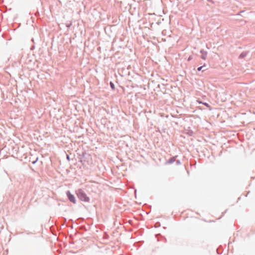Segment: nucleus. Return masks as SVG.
<instances>
[{
	"instance_id": "obj_15",
	"label": "nucleus",
	"mask_w": 255,
	"mask_h": 255,
	"mask_svg": "<svg viewBox=\"0 0 255 255\" xmlns=\"http://www.w3.org/2000/svg\"><path fill=\"white\" fill-rule=\"evenodd\" d=\"M34 48V46H32L30 48L31 50H33Z\"/></svg>"
},
{
	"instance_id": "obj_1",
	"label": "nucleus",
	"mask_w": 255,
	"mask_h": 255,
	"mask_svg": "<svg viewBox=\"0 0 255 255\" xmlns=\"http://www.w3.org/2000/svg\"><path fill=\"white\" fill-rule=\"evenodd\" d=\"M76 194L79 200L83 202H89V198L87 196L85 192L81 189H78L76 191Z\"/></svg>"
},
{
	"instance_id": "obj_10",
	"label": "nucleus",
	"mask_w": 255,
	"mask_h": 255,
	"mask_svg": "<svg viewBox=\"0 0 255 255\" xmlns=\"http://www.w3.org/2000/svg\"><path fill=\"white\" fill-rule=\"evenodd\" d=\"M175 161L176 162V165H180V164H181V162H180V161L179 160H175Z\"/></svg>"
},
{
	"instance_id": "obj_3",
	"label": "nucleus",
	"mask_w": 255,
	"mask_h": 255,
	"mask_svg": "<svg viewBox=\"0 0 255 255\" xmlns=\"http://www.w3.org/2000/svg\"><path fill=\"white\" fill-rule=\"evenodd\" d=\"M200 53L202 54L201 58L203 60H205L207 57V52L206 51H204L203 49H201L200 50Z\"/></svg>"
},
{
	"instance_id": "obj_7",
	"label": "nucleus",
	"mask_w": 255,
	"mask_h": 255,
	"mask_svg": "<svg viewBox=\"0 0 255 255\" xmlns=\"http://www.w3.org/2000/svg\"><path fill=\"white\" fill-rule=\"evenodd\" d=\"M110 87H111V89L112 90H115V85H114V84L112 82H110Z\"/></svg>"
},
{
	"instance_id": "obj_2",
	"label": "nucleus",
	"mask_w": 255,
	"mask_h": 255,
	"mask_svg": "<svg viewBox=\"0 0 255 255\" xmlns=\"http://www.w3.org/2000/svg\"><path fill=\"white\" fill-rule=\"evenodd\" d=\"M66 194L68 200L74 204L76 203V199L75 196L73 194H72L70 191H67Z\"/></svg>"
},
{
	"instance_id": "obj_4",
	"label": "nucleus",
	"mask_w": 255,
	"mask_h": 255,
	"mask_svg": "<svg viewBox=\"0 0 255 255\" xmlns=\"http://www.w3.org/2000/svg\"><path fill=\"white\" fill-rule=\"evenodd\" d=\"M177 157V156L171 157L166 161V163L168 164L173 163L175 161V159Z\"/></svg>"
},
{
	"instance_id": "obj_11",
	"label": "nucleus",
	"mask_w": 255,
	"mask_h": 255,
	"mask_svg": "<svg viewBox=\"0 0 255 255\" xmlns=\"http://www.w3.org/2000/svg\"><path fill=\"white\" fill-rule=\"evenodd\" d=\"M38 159V157H37L35 160H34V161H32V163L33 164H35V163H36V162L37 161Z\"/></svg>"
},
{
	"instance_id": "obj_12",
	"label": "nucleus",
	"mask_w": 255,
	"mask_h": 255,
	"mask_svg": "<svg viewBox=\"0 0 255 255\" xmlns=\"http://www.w3.org/2000/svg\"><path fill=\"white\" fill-rule=\"evenodd\" d=\"M66 158L68 161H70V156L69 155L66 154Z\"/></svg>"
},
{
	"instance_id": "obj_8",
	"label": "nucleus",
	"mask_w": 255,
	"mask_h": 255,
	"mask_svg": "<svg viewBox=\"0 0 255 255\" xmlns=\"http://www.w3.org/2000/svg\"><path fill=\"white\" fill-rule=\"evenodd\" d=\"M206 66L205 65H204L203 66H200L197 68V71H200L204 67H205Z\"/></svg>"
},
{
	"instance_id": "obj_13",
	"label": "nucleus",
	"mask_w": 255,
	"mask_h": 255,
	"mask_svg": "<svg viewBox=\"0 0 255 255\" xmlns=\"http://www.w3.org/2000/svg\"><path fill=\"white\" fill-rule=\"evenodd\" d=\"M192 59L191 56H189L188 58V61H189Z\"/></svg>"
},
{
	"instance_id": "obj_14",
	"label": "nucleus",
	"mask_w": 255,
	"mask_h": 255,
	"mask_svg": "<svg viewBox=\"0 0 255 255\" xmlns=\"http://www.w3.org/2000/svg\"><path fill=\"white\" fill-rule=\"evenodd\" d=\"M207 1H208L209 2H210L212 3H214V1L213 0H207Z\"/></svg>"
},
{
	"instance_id": "obj_9",
	"label": "nucleus",
	"mask_w": 255,
	"mask_h": 255,
	"mask_svg": "<svg viewBox=\"0 0 255 255\" xmlns=\"http://www.w3.org/2000/svg\"><path fill=\"white\" fill-rule=\"evenodd\" d=\"M160 226V223L159 222H157L155 223V227L157 228Z\"/></svg>"
},
{
	"instance_id": "obj_6",
	"label": "nucleus",
	"mask_w": 255,
	"mask_h": 255,
	"mask_svg": "<svg viewBox=\"0 0 255 255\" xmlns=\"http://www.w3.org/2000/svg\"><path fill=\"white\" fill-rule=\"evenodd\" d=\"M198 102L199 103H201V104H203L204 105H205V106H206L208 108H209V109L210 110H212V108L211 107V106L209 105V104H208L206 102H199L198 101Z\"/></svg>"
},
{
	"instance_id": "obj_5",
	"label": "nucleus",
	"mask_w": 255,
	"mask_h": 255,
	"mask_svg": "<svg viewBox=\"0 0 255 255\" xmlns=\"http://www.w3.org/2000/svg\"><path fill=\"white\" fill-rule=\"evenodd\" d=\"M248 53H249L248 51H244V52H243L242 53H241L240 54V55L239 56V58H240V59H242V58H245L247 55Z\"/></svg>"
}]
</instances>
